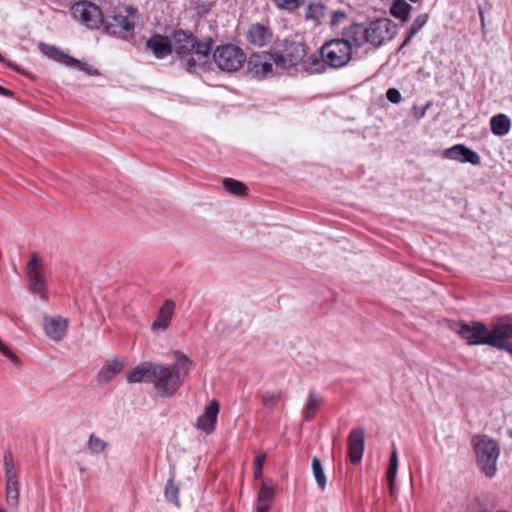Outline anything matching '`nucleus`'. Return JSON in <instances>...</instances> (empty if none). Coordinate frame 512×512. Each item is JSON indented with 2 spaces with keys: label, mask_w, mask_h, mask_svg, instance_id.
Here are the masks:
<instances>
[{
  "label": "nucleus",
  "mask_w": 512,
  "mask_h": 512,
  "mask_svg": "<svg viewBox=\"0 0 512 512\" xmlns=\"http://www.w3.org/2000/svg\"><path fill=\"white\" fill-rule=\"evenodd\" d=\"M311 464H312V471H313V476L315 478V481H316L318 487L321 490H324L327 485V479H326V476L324 473L322 463L317 457H314L312 459Z\"/></svg>",
  "instance_id": "473e14b6"
},
{
  "label": "nucleus",
  "mask_w": 512,
  "mask_h": 512,
  "mask_svg": "<svg viewBox=\"0 0 512 512\" xmlns=\"http://www.w3.org/2000/svg\"><path fill=\"white\" fill-rule=\"evenodd\" d=\"M443 157L449 160L458 161L460 163H470L473 165L480 164V156L474 150L463 144H456L447 148L443 152Z\"/></svg>",
  "instance_id": "dca6fc26"
},
{
  "label": "nucleus",
  "mask_w": 512,
  "mask_h": 512,
  "mask_svg": "<svg viewBox=\"0 0 512 512\" xmlns=\"http://www.w3.org/2000/svg\"><path fill=\"white\" fill-rule=\"evenodd\" d=\"M450 329L469 345H488V328L481 322H452Z\"/></svg>",
  "instance_id": "1a4fd4ad"
},
{
  "label": "nucleus",
  "mask_w": 512,
  "mask_h": 512,
  "mask_svg": "<svg viewBox=\"0 0 512 512\" xmlns=\"http://www.w3.org/2000/svg\"><path fill=\"white\" fill-rule=\"evenodd\" d=\"M472 443L478 468L486 477H494L497 472V461L500 455L498 443L486 435L474 437Z\"/></svg>",
  "instance_id": "20e7f679"
},
{
  "label": "nucleus",
  "mask_w": 512,
  "mask_h": 512,
  "mask_svg": "<svg viewBox=\"0 0 512 512\" xmlns=\"http://www.w3.org/2000/svg\"><path fill=\"white\" fill-rule=\"evenodd\" d=\"M217 67L225 72L239 70L246 61V55L241 48L233 44L218 46L213 53Z\"/></svg>",
  "instance_id": "6e6552de"
},
{
  "label": "nucleus",
  "mask_w": 512,
  "mask_h": 512,
  "mask_svg": "<svg viewBox=\"0 0 512 512\" xmlns=\"http://www.w3.org/2000/svg\"><path fill=\"white\" fill-rule=\"evenodd\" d=\"M0 353L13 362L15 365L20 366L21 360L20 358L12 352V350L4 344V342L0 339Z\"/></svg>",
  "instance_id": "4c0bfd02"
},
{
  "label": "nucleus",
  "mask_w": 512,
  "mask_h": 512,
  "mask_svg": "<svg viewBox=\"0 0 512 512\" xmlns=\"http://www.w3.org/2000/svg\"><path fill=\"white\" fill-rule=\"evenodd\" d=\"M273 38L272 29L268 24L252 23L249 25L246 40L256 47H264L268 45Z\"/></svg>",
  "instance_id": "4468645a"
},
{
  "label": "nucleus",
  "mask_w": 512,
  "mask_h": 512,
  "mask_svg": "<svg viewBox=\"0 0 512 512\" xmlns=\"http://www.w3.org/2000/svg\"><path fill=\"white\" fill-rule=\"evenodd\" d=\"M12 92L2 86H0V95H3V96H12Z\"/></svg>",
  "instance_id": "09e8293b"
},
{
  "label": "nucleus",
  "mask_w": 512,
  "mask_h": 512,
  "mask_svg": "<svg viewBox=\"0 0 512 512\" xmlns=\"http://www.w3.org/2000/svg\"><path fill=\"white\" fill-rule=\"evenodd\" d=\"M491 131L497 136H504L511 129V121L505 114H497L490 119Z\"/></svg>",
  "instance_id": "a878e982"
},
{
  "label": "nucleus",
  "mask_w": 512,
  "mask_h": 512,
  "mask_svg": "<svg viewBox=\"0 0 512 512\" xmlns=\"http://www.w3.org/2000/svg\"><path fill=\"white\" fill-rule=\"evenodd\" d=\"M274 55L276 67L289 69L302 63L306 56V46L302 42L283 39L277 42Z\"/></svg>",
  "instance_id": "423d86ee"
},
{
  "label": "nucleus",
  "mask_w": 512,
  "mask_h": 512,
  "mask_svg": "<svg viewBox=\"0 0 512 512\" xmlns=\"http://www.w3.org/2000/svg\"><path fill=\"white\" fill-rule=\"evenodd\" d=\"M512 338V320L501 319L494 324L491 330L488 329V345L496 347V344L503 343Z\"/></svg>",
  "instance_id": "f3484780"
},
{
  "label": "nucleus",
  "mask_w": 512,
  "mask_h": 512,
  "mask_svg": "<svg viewBox=\"0 0 512 512\" xmlns=\"http://www.w3.org/2000/svg\"><path fill=\"white\" fill-rule=\"evenodd\" d=\"M43 329L46 336L55 341H62L68 330V320L60 315L56 316H44Z\"/></svg>",
  "instance_id": "f8f14e48"
},
{
  "label": "nucleus",
  "mask_w": 512,
  "mask_h": 512,
  "mask_svg": "<svg viewBox=\"0 0 512 512\" xmlns=\"http://www.w3.org/2000/svg\"><path fill=\"white\" fill-rule=\"evenodd\" d=\"M4 470L6 478L17 476L14 470L12 455L10 453H6L4 455Z\"/></svg>",
  "instance_id": "ea45409f"
},
{
  "label": "nucleus",
  "mask_w": 512,
  "mask_h": 512,
  "mask_svg": "<svg viewBox=\"0 0 512 512\" xmlns=\"http://www.w3.org/2000/svg\"><path fill=\"white\" fill-rule=\"evenodd\" d=\"M139 19L138 9L134 6H122L116 9L113 16L115 24L107 26L110 34L128 39L133 36L135 22Z\"/></svg>",
  "instance_id": "0eeeda50"
},
{
  "label": "nucleus",
  "mask_w": 512,
  "mask_h": 512,
  "mask_svg": "<svg viewBox=\"0 0 512 512\" xmlns=\"http://www.w3.org/2000/svg\"><path fill=\"white\" fill-rule=\"evenodd\" d=\"M354 42L348 38L347 28L343 30L342 38H334L326 41L320 53L330 68H342L352 59Z\"/></svg>",
  "instance_id": "39448f33"
},
{
  "label": "nucleus",
  "mask_w": 512,
  "mask_h": 512,
  "mask_svg": "<svg viewBox=\"0 0 512 512\" xmlns=\"http://www.w3.org/2000/svg\"><path fill=\"white\" fill-rule=\"evenodd\" d=\"M18 477L17 476H12V477H9L7 478V481H6V488L5 490L6 491H16V490H19L18 489Z\"/></svg>",
  "instance_id": "a18cd8bd"
},
{
  "label": "nucleus",
  "mask_w": 512,
  "mask_h": 512,
  "mask_svg": "<svg viewBox=\"0 0 512 512\" xmlns=\"http://www.w3.org/2000/svg\"><path fill=\"white\" fill-rule=\"evenodd\" d=\"M282 398L281 390H268L262 395V404L264 408L273 410L277 407Z\"/></svg>",
  "instance_id": "2f4dec72"
},
{
  "label": "nucleus",
  "mask_w": 512,
  "mask_h": 512,
  "mask_svg": "<svg viewBox=\"0 0 512 512\" xmlns=\"http://www.w3.org/2000/svg\"><path fill=\"white\" fill-rule=\"evenodd\" d=\"M302 66L309 74H321L326 71L328 64L320 54V56L311 55L305 60L303 59Z\"/></svg>",
  "instance_id": "393cba45"
},
{
  "label": "nucleus",
  "mask_w": 512,
  "mask_h": 512,
  "mask_svg": "<svg viewBox=\"0 0 512 512\" xmlns=\"http://www.w3.org/2000/svg\"><path fill=\"white\" fill-rule=\"evenodd\" d=\"M412 6L405 0H396L391 9L390 13L393 17L405 22L409 19Z\"/></svg>",
  "instance_id": "c756f323"
},
{
  "label": "nucleus",
  "mask_w": 512,
  "mask_h": 512,
  "mask_svg": "<svg viewBox=\"0 0 512 512\" xmlns=\"http://www.w3.org/2000/svg\"><path fill=\"white\" fill-rule=\"evenodd\" d=\"M41 52L47 56L48 58L62 63L68 67H72L73 63H78V60L70 57L69 55L65 54L63 51L59 50L57 47L41 43L39 46Z\"/></svg>",
  "instance_id": "5701e85b"
},
{
  "label": "nucleus",
  "mask_w": 512,
  "mask_h": 512,
  "mask_svg": "<svg viewBox=\"0 0 512 512\" xmlns=\"http://www.w3.org/2000/svg\"><path fill=\"white\" fill-rule=\"evenodd\" d=\"M323 399L319 393L314 390H310L308 394V399L303 408V417L305 420H311L319 406L322 404Z\"/></svg>",
  "instance_id": "bb28decb"
},
{
  "label": "nucleus",
  "mask_w": 512,
  "mask_h": 512,
  "mask_svg": "<svg viewBox=\"0 0 512 512\" xmlns=\"http://www.w3.org/2000/svg\"><path fill=\"white\" fill-rule=\"evenodd\" d=\"M6 503L11 507H17L19 502V490L5 491Z\"/></svg>",
  "instance_id": "79ce46f5"
},
{
  "label": "nucleus",
  "mask_w": 512,
  "mask_h": 512,
  "mask_svg": "<svg viewBox=\"0 0 512 512\" xmlns=\"http://www.w3.org/2000/svg\"><path fill=\"white\" fill-rule=\"evenodd\" d=\"M87 446H88L89 451L92 454L98 455V454L103 453L106 450L107 442L95 434H90V436L88 438Z\"/></svg>",
  "instance_id": "c9c22d12"
},
{
  "label": "nucleus",
  "mask_w": 512,
  "mask_h": 512,
  "mask_svg": "<svg viewBox=\"0 0 512 512\" xmlns=\"http://www.w3.org/2000/svg\"><path fill=\"white\" fill-rule=\"evenodd\" d=\"M398 470V454L395 447H393L388 469L386 471V479L389 483L390 493L393 495L394 481Z\"/></svg>",
  "instance_id": "7c9ffc66"
},
{
  "label": "nucleus",
  "mask_w": 512,
  "mask_h": 512,
  "mask_svg": "<svg viewBox=\"0 0 512 512\" xmlns=\"http://www.w3.org/2000/svg\"><path fill=\"white\" fill-rule=\"evenodd\" d=\"M495 348H498L500 350H504V351H506V352H508L509 354L512 355V343H510V342L505 341V342H503L501 344L497 343Z\"/></svg>",
  "instance_id": "49530a36"
},
{
  "label": "nucleus",
  "mask_w": 512,
  "mask_h": 512,
  "mask_svg": "<svg viewBox=\"0 0 512 512\" xmlns=\"http://www.w3.org/2000/svg\"><path fill=\"white\" fill-rule=\"evenodd\" d=\"M273 65L276 66V58L271 52L254 53L248 59L249 73L256 78L272 75Z\"/></svg>",
  "instance_id": "9b49d317"
},
{
  "label": "nucleus",
  "mask_w": 512,
  "mask_h": 512,
  "mask_svg": "<svg viewBox=\"0 0 512 512\" xmlns=\"http://www.w3.org/2000/svg\"><path fill=\"white\" fill-rule=\"evenodd\" d=\"M71 68H77L91 76L99 75V71L97 69H95L92 66L88 65L87 63L81 62L79 60H78V63H73V66Z\"/></svg>",
  "instance_id": "a19ab883"
},
{
  "label": "nucleus",
  "mask_w": 512,
  "mask_h": 512,
  "mask_svg": "<svg viewBox=\"0 0 512 512\" xmlns=\"http://www.w3.org/2000/svg\"><path fill=\"white\" fill-rule=\"evenodd\" d=\"M153 54L158 59H163L171 54L173 51L172 43L166 36L154 35L146 43Z\"/></svg>",
  "instance_id": "412c9836"
},
{
  "label": "nucleus",
  "mask_w": 512,
  "mask_h": 512,
  "mask_svg": "<svg viewBox=\"0 0 512 512\" xmlns=\"http://www.w3.org/2000/svg\"><path fill=\"white\" fill-rule=\"evenodd\" d=\"M386 97L393 104H398L402 100L401 93L396 88H389L386 92Z\"/></svg>",
  "instance_id": "37998d69"
},
{
  "label": "nucleus",
  "mask_w": 512,
  "mask_h": 512,
  "mask_svg": "<svg viewBox=\"0 0 512 512\" xmlns=\"http://www.w3.org/2000/svg\"><path fill=\"white\" fill-rule=\"evenodd\" d=\"M303 0H274L275 5L281 9L286 10L288 12H293L301 5Z\"/></svg>",
  "instance_id": "e433bc0d"
},
{
  "label": "nucleus",
  "mask_w": 512,
  "mask_h": 512,
  "mask_svg": "<svg viewBox=\"0 0 512 512\" xmlns=\"http://www.w3.org/2000/svg\"><path fill=\"white\" fill-rule=\"evenodd\" d=\"M395 34V24L387 18L376 19L367 25L353 23L347 27L348 38L354 42L355 48H360L366 43L376 48L380 47L392 40Z\"/></svg>",
  "instance_id": "7ed1b4c3"
},
{
  "label": "nucleus",
  "mask_w": 512,
  "mask_h": 512,
  "mask_svg": "<svg viewBox=\"0 0 512 512\" xmlns=\"http://www.w3.org/2000/svg\"><path fill=\"white\" fill-rule=\"evenodd\" d=\"M154 367L155 362H142L127 373L126 379L129 383H151Z\"/></svg>",
  "instance_id": "6ab92c4d"
},
{
  "label": "nucleus",
  "mask_w": 512,
  "mask_h": 512,
  "mask_svg": "<svg viewBox=\"0 0 512 512\" xmlns=\"http://www.w3.org/2000/svg\"><path fill=\"white\" fill-rule=\"evenodd\" d=\"M219 413V404L212 400L202 415L197 418L196 428L206 433H211L215 429L217 416Z\"/></svg>",
  "instance_id": "a211bd4d"
},
{
  "label": "nucleus",
  "mask_w": 512,
  "mask_h": 512,
  "mask_svg": "<svg viewBox=\"0 0 512 512\" xmlns=\"http://www.w3.org/2000/svg\"><path fill=\"white\" fill-rule=\"evenodd\" d=\"M175 304L172 300H166L157 313L156 320L152 323L153 331L166 330L172 320Z\"/></svg>",
  "instance_id": "aec40b11"
},
{
  "label": "nucleus",
  "mask_w": 512,
  "mask_h": 512,
  "mask_svg": "<svg viewBox=\"0 0 512 512\" xmlns=\"http://www.w3.org/2000/svg\"><path fill=\"white\" fill-rule=\"evenodd\" d=\"M428 19L427 13L420 14L414 19L399 50L410 43L411 39L426 25Z\"/></svg>",
  "instance_id": "c85d7f7f"
},
{
  "label": "nucleus",
  "mask_w": 512,
  "mask_h": 512,
  "mask_svg": "<svg viewBox=\"0 0 512 512\" xmlns=\"http://www.w3.org/2000/svg\"><path fill=\"white\" fill-rule=\"evenodd\" d=\"M479 16H480L481 25L483 27L485 25V17H484V13L481 9L479 10Z\"/></svg>",
  "instance_id": "8fccbe9b"
},
{
  "label": "nucleus",
  "mask_w": 512,
  "mask_h": 512,
  "mask_svg": "<svg viewBox=\"0 0 512 512\" xmlns=\"http://www.w3.org/2000/svg\"><path fill=\"white\" fill-rule=\"evenodd\" d=\"M73 17L89 29H97L103 23L99 6L90 1H80L71 7Z\"/></svg>",
  "instance_id": "9d476101"
},
{
  "label": "nucleus",
  "mask_w": 512,
  "mask_h": 512,
  "mask_svg": "<svg viewBox=\"0 0 512 512\" xmlns=\"http://www.w3.org/2000/svg\"><path fill=\"white\" fill-rule=\"evenodd\" d=\"M265 460H266V455L264 453H260L256 456L255 458V461H254V477L256 479H259L262 477V470H263V465L265 463Z\"/></svg>",
  "instance_id": "58836bf2"
},
{
  "label": "nucleus",
  "mask_w": 512,
  "mask_h": 512,
  "mask_svg": "<svg viewBox=\"0 0 512 512\" xmlns=\"http://www.w3.org/2000/svg\"><path fill=\"white\" fill-rule=\"evenodd\" d=\"M430 107V103H427L424 107L421 108V110L419 112H416L415 113V116L418 118V119H421L425 116L426 114V111L427 109Z\"/></svg>",
  "instance_id": "de8ad7c7"
},
{
  "label": "nucleus",
  "mask_w": 512,
  "mask_h": 512,
  "mask_svg": "<svg viewBox=\"0 0 512 512\" xmlns=\"http://www.w3.org/2000/svg\"><path fill=\"white\" fill-rule=\"evenodd\" d=\"M326 15V6L321 2L310 3L305 10V20L311 21L315 25L322 22Z\"/></svg>",
  "instance_id": "cd10ccee"
},
{
  "label": "nucleus",
  "mask_w": 512,
  "mask_h": 512,
  "mask_svg": "<svg viewBox=\"0 0 512 512\" xmlns=\"http://www.w3.org/2000/svg\"><path fill=\"white\" fill-rule=\"evenodd\" d=\"M274 498L273 487L262 483L257 497V512H267Z\"/></svg>",
  "instance_id": "b1692460"
},
{
  "label": "nucleus",
  "mask_w": 512,
  "mask_h": 512,
  "mask_svg": "<svg viewBox=\"0 0 512 512\" xmlns=\"http://www.w3.org/2000/svg\"><path fill=\"white\" fill-rule=\"evenodd\" d=\"M174 364L166 366L155 363L153 368L152 384L155 391L163 398H170L176 394L189 373L192 360L179 350L173 351Z\"/></svg>",
  "instance_id": "f257e3e1"
},
{
  "label": "nucleus",
  "mask_w": 512,
  "mask_h": 512,
  "mask_svg": "<svg viewBox=\"0 0 512 512\" xmlns=\"http://www.w3.org/2000/svg\"><path fill=\"white\" fill-rule=\"evenodd\" d=\"M27 276L30 282V289L40 295L45 296L46 284L42 273L40 262L36 255H33L27 264Z\"/></svg>",
  "instance_id": "2eb2a0df"
},
{
  "label": "nucleus",
  "mask_w": 512,
  "mask_h": 512,
  "mask_svg": "<svg viewBox=\"0 0 512 512\" xmlns=\"http://www.w3.org/2000/svg\"><path fill=\"white\" fill-rule=\"evenodd\" d=\"M124 367V360L114 358L107 360L100 369L97 379L99 383H107L114 378Z\"/></svg>",
  "instance_id": "4be33fe9"
},
{
  "label": "nucleus",
  "mask_w": 512,
  "mask_h": 512,
  "mask_svg": "<svg viewBox=\"0 0 512 512\" xmlns=\"http://www.w3.org/2000/svg\"><path fill=\"white\" fill-rule=\"evenodd\" d=\"M346 18V13L343 10L333 11L331 14L330 25L332 27L337 26Z\"/></svg>",
  "instance_id": "c03bdc74"
},
{
  "label": "nucleus",
  "mask_w": 512,
  "mask_h": 512,
  "mask_svg": "<svg viewBox=\"0 0 512 512\" xmlns=\"http://www.w3.org/2000/svg\"><path fill=\"white\" fill-rule=\"evenodd\" d=\"M164 494L167 501L173 503L178 508L180 507L178 499L179 487L174 483L173 476L167 480Z\"/></svg>",
  "instance_id": "72a5a7b5"
},
{
  "label": "nucleus",
  "mask_w": 512,
  "mask_h": 512,
  "mask_svg": "<svg viewBox=\"0 0 512 512\" xmlns=\"http://www.w3.org/2000/svg\"><path fill=\"white\" fill-rule=\"evenodd\" d=\"M365 446V431L363 427L352 429L348 435V457L353 464L361 462Z\"/></svg>",
  "instance_id": "ddd939ff"
},
{
  "label": "nucleus",
  "mask_w": 512,
  "mask_h": 512,
  "mask_svg": "<svg viewBox=\"0 0 512 512\" xmlns=\"http://www.w3.org/2000/svg\"><path fill=\"white\" fill-rule=\"evenodd\" d=\"M223 186L229 193L236 196L244 195L247 191V187L242 182L231 178H225Z\"/></svg>",
  "instance_id": "f704fd0d"
},
{
  "label": "nucleus",
  "mask_w": 512,
  "mask_h": 512,
  "mask_svg": "<svg viewBox=\"0 0 512 512\" xmlns=\"http://www.w3.org/2000/svg\"><path fill=\"white\" fill-rule=\"evenodd\" d=\"M212 40L197 41L192 33L179 30L173 35V51L188 71L203 67L211 51Z\"/></svg>",
  "instance_id": "f03ea898"
},
{
  "label": "nucleus",
  "mask_w": 512,
  "mask_h": 512,
  "mask_svg": "<svg viewBox=\"0 0 512 512\" xmlns=\"http://www.w3.org/2000/svg\"><path fill=\"white\" fill-rule=\"evenodd\" d=\"M0 512H5L3 509L0 508Z\"/></svg>",
  "instance_id": "3c124183"
}]
</instances>
